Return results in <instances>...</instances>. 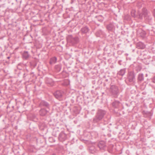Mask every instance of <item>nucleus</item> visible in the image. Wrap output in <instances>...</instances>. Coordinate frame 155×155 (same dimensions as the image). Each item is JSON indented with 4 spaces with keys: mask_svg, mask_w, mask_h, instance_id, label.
<instances>
[{
    "mask_svg": "<svg viewBox=\"0 0 155 155\" xmlns=\"http://www.w3.org/2000/svg\"><path fill=\"white\" fill-rule=\"evenodd\" d=\"M90 30L87 26H85L82 27L80 30L82 34H86Z\"/></svg>",
    "mask_w": 155,
    "mask_h": 155,
    "instance_id": "1a4fd4ad",
    "label": "nucleus"
},
{
    "mask_svg": "<svg viewBox=\"0 0 155 155\" xmlns=\"http://www.w3.org/2000/svg\"><path fill=\"white\" fill-rule=\"evenodd\" d=\"M46 83L51 86H52L54 85V82L51 79H47L46 81Z\"/></svg>",
    "mask_w": 155,
    "mask_h": 155,
    "instance_id": "a211bd4d",
    "label": "nucleus"
},
{
    "mask_svg": "<svg viewBox=\"0 0 155 155\" xmlns=\"http://www.w3.org/2000/svg\"><path fill=\"white\" fill-rule=\"evenodd\" d=\"M22 56L23 59L27 60L29 57L30 55L28 51H24L22 54Z\"/></svg>",
    "mask_w": 155,
    "mask_h": 155,
    "instance_id": "ddd939ff",
    "label": "nucleus"
},
{
    "mask_svg": "<svg viewBox=\"0 0 155 155\" xmlns=\"http://www.w3.org/2000/svg\"><path fill=\"white\" fill-rule=\"evenodd\" d=\"M61 68V64H58L56 65L55 66V69L57 71L59 72L60 71Z\"/></svg>",
    "mask_w": 155,
    "mask_h": 155,
    "instance_id": "412c9836",
    "label": "nucleus"
},
{
    "mask_svg": "<svg viewBox=\"0 0 155 155\" xmlns=\"http://www.w3.org/2000/svg\"><path fill=\"white\" fill-rule=\"evenodd\" d=\"M126 72V69L125 68L121 69L117 73L118 75L122 76L124 75Z\"/></svg>",
    "mask_w": 155,
    "mask_h": 155,
    "instance_id": "6ab92c4d",
    "label": "nucleus"
},
{
    "mask_svg": "<svg viewBox=\"0 0 155 155\" xmlns=\"http://www.w3.org/2000/svg\"><path fill=\"white\" fill-rule=\"evenodd\" d=\"M138 18L140 19H142L143 17H144L145 19L150 20L152 17L150 15L148 14L147 9L145 8H143L141 12H138Z\"/></svg>",
    "mask_w": 155,
    "mask_h": 155,
    "instance_id": "f03ea898",
    "label": "nucleus"
},
{
    "mask_svg": "<svg viewBox=\"0 0 155 155\" xmlns=\"http://www.w3.org/2000/svg\"><path fill=\"white\" fill-rule=\"evenodd\" d=\"M58 138L59 140L61 142L64 141L67 138V135L62 132L59 134Z\"/></svg>",
    "mask_w": 155,
    "mask_h": 155,
    "instance_id": "423d86ee",
    "label": "nucleus"
},
{
    "mask_svg": "<svg viewBox=\"0 0 155 155\" xmlns=\"http://www.w3.org/2000/svg\"><path fill=\"white\" fill-rule=\"evenodd\" d=\"M10 58V56L8 57H7V58L8 59H9Z\"/></svg>",
    "mask_w": 155,
    "mask_h": 155,
    "instance_id": "c756f323",
    "label": "nucleus"
},
{
    "mask_svg": "<svg viewBox=\"0 0 155 155\" xmlns=\"http://www.w3.org/2000/svg\"><path fill=\"white\" fill-rule=\"evenodd\" d=\"M136 47L138 49H143L145 47V45L142 42H139L136 44Z\"/></svg>",
    "mask_w": 155,
    "mask_h": 155,
    "instance_id": "9b49d317",
    "label": "nucleus"
},
{
    "mask_svg": "<svg viewBox=\"0 0 155 155\" xmlns=\"http://www.w3.org/2000/svg\"><path fill=\"white\" fill-rule=\"evenodd\" d=\"M22 64L21 63H19V64L17 66V68L19 69V70H21L22 69Z\"/></svg>",
    "mask_w": 155,
    "mask_h": 155,
    "instance_id": "393cba45",
    "label": "nucleus"
},
{
    "mask_svg": "<svg viewBox=\"0 0 155 155\" xmlns=\"http://www.w3.org/2000/svg\"><path fill=\"white\" fill-rule=\"evenodd\" d=\"M135 75L133 71H130L127 74V79L129 82H134L135 80Z\"/></svg>",
    "mask_w": 155,
    "mask_h": 155,
    "instance_id": "39448f33",
    "label": "nucleus"
},
{
    "mask_svg": "<svg viewBox=\"0 0 155 155\" xmlns=\"http://www.w3.org/2000/svg\"><path fill=\"white\" fill-rule=\"evenodd\" d=\"M153 15H154V16L155 17V9L154 10V11Z\"/></svg>",
    "mask_w": 155,
    "mask_h": 155,
    "instance_id": "c85d7f7f",
    "label": "nucleus"
},
{
    "mask_svg": "<svg viewBox=\"0 0 155 155\" xmlns=\"http://www.w3.org/2000/svg\"><path fill=\"white\" fill-rule=\"evenodd\" d=\"M59 133L58 130H54L53 132V135L55 136H56L57 134H58Z\"/></svg>",
    "mask_w": 155,
    "mask_h": 155,
    "instance_id": "5701e85b",
    "label": "nucleus"
},
{
    "mask_svg": "<svg viewBox=\"0 0 155 155\" xmlns=\"http://www.w3.org/2000/svg\"><path fill=\"white\" fill-rule=\"evenodd\" d=\"M48 112V111L45 109H41L40 110V114L42 116H45Z\"/></svg>",
    "mask_w": 155,
    "mask_h": 155,
    "instance_id": "4468645a",
    "label": "nucleus"
},
{
    "mask_svg": "<svg viewBox=\"0 0 155 155\" xmlns=\"http://www.w3.org/2000/svg\"><path fill=\"white\" fill-rule=\"evenodd\" d=\"M131 14L132 17L134 18L136 16L135 11V10L132 11L131 12Z\"/></svg>",
    "mask_w": 155,
    "mask_h": 155,
    "instance_id": "4be33fe9",
    "label": "nucleus"
},
{
    "mask_svg": "<svg viewBox=\"0 0 155 155\" xmlns=\"http://www.w3.org/2000/svg\"><path fill=\"white\" fill-rule=\"evenodd\" d=\"M143 114L145 117L150 118V117L152 115V114L149 112L146 111H143Z\"/></svg>",
    "mask_w": 155,
    "mask_h": 155,
    "instance_id": "dca6fc26",
    "label": "nucleus"
},
{
    "mask_svg": "<svg viewBox=\"0 0 155 155\" xmlns=\"http://www.w3.org/2000/svg\"><path fill=\"white\" fill-rule=\"evenodd\" d=\"M144 79V75L143 74L140 73L137 76V81L138 83H141Z\"/></svg>",
    "mask_w": 155,
    "mask_h": 155,
    "instance_id": "9d476101",
    "label": "nucleus"
},
{
    "mask_svg": "<svg viewBox=\"0 0 155 155\" xmlns=\"http://www.w3.org/2000/svg\"><path fill=\"white\" fill-rule=\"evenodd\" d=\"M52 155H56L54 154H53Z\"/></svg>",
    "mask_w": 155,
    "mask_h": 155,
    "instance_id": "2f4dec72",
    "label": "nucleus"
},
{
    "mask_svg": "<svg viewBox=\"0 0 155 155\" xmlns=\"http://www.w3.org/2000/svg\"><path fill=\"white\" fill-rule=\"evenodd\" d=\"M57 61V58L55 57H54L51 59L50 61V64H52L55 63Z\"/></svg>",
    "mask_w": 155,
    "mask_h": 155,
    "instance_id": "aec40b11",
    "label": "nucleus"
},
{
    "mask_svg": "<svg viewBox=\"0 0 155 155\" xmlns=\"http://www.w3.org/2000/svg\"><path fill=\"white\" fill-rule=\"evenodd\" d=\"M78 37H73L71 35H68L67 38L68 42L70 43L72 45H74L77 43L78 41Z\"/></svg>",
    "mask_w": 155,
    "mask_h": 155,
    "instance_id": "7ed1b4c3",
    "label": "nucleus"
},
{
    "mask_svg": "<svg viewBox=\"0 0 155 155\" xmlns=\"http://www.w3.org/2000/svg\"><path fill=\"white\" fill-rule=\"evenodd\" d=\"M142 33H143V36H141L143 37L145 36L146 35V32L144 31H143L142 32Z\"/></svg>",
    "mask_w": 155,
    "mask_h": 155,
    "instance_id": "bb28decb",
    "label": "nucleus"
},
{
    "mask_svg": "<svg viewBox=\"0 0 155 155\" xmlns=\"http://www.w3.org/2000/svg\"><path fill=\"white\" fill-rule=\"evenodd\" d=\"M54 95L56 98L60 99L62 96L63 92L60 91H57L54 93Z\"/></svg>",
    "mask_w": 155,
    "mask_h": 155,
    "instance_id": "0eeeda50",
    "label": "nucleus"
},
{
    "mask_svg": "<svg viewBox=\"0 0 155 155\" xmlns=\"http://www.w3.org/2000/svg\"><path fill=\"white\" fill-rule=\"evenodd\" d=\"M107 28L109 31H111L114 28V26L113 24L110 23L107 26Z\"/></svg>",
    "mask_w": 155,
    "mask_h": 155,
    "instance_id": "2eb2a0df",
    "label": "nucleus"
},
{
    "mask_svg": "<svg viewBox=\"0 0 155 155\" xmlns=\"http://www.w3.org/2000/svg\"><path fill=\"white\" fill-rule=\"evenodd\" d=\"M33 73H31V74H33Z\"/></svg>",
    "mask_w": 155,
    "mask_h": 155,
    "instance_id": "72a5a7b5",
    "label": "nucleus"
},
{
    "mask_svg": "<svg viewBox=\"0 0 155 155\" xmlns=\"http://www.w3.org/2000/svg\"><path fill=\"white\" fill-rule=\"evenodd\" d=\"M102 17V16H98V17Z\"/></svg>",
    "mask_w": 155,
    "mask_h": 155,
    "instance_id": "473e14b6",
    "label": "nucleus"
},
{
    "mask_svg": "<svg viewBox=\"0 0 155 155\" xmlns=\"http://www.w3.org/2000/svg\"><path fill=\"white\" fill-rule=\"evenodd\" d=\"M30 65L31 66L34 68L36 66L37 64L35 62H30Z\"/></svg>",
    "mask_w": 155,
    "mask_h": 155,
    "instance_id": "b1692460",
    "label": "nucleus"
},
{
    "mask_svg": "<svg viewBox=\"0 0 155 155\" xmlns=\"http://www.w3.org/2000/svg\"><path fill=\"white\" fill-rule=\"evenodd\" d=\"M120 105V103L117 101H115L112 103V106L115 108H118Z\"/></svg>",
    "mask_w": 155,
    "mask_h": 155,
    "instance_id": "f3484780",
    "label": "nucleus"
},
{
    "mask_svg": "<svg viewBox=\"0 0 155 155\" xmlns=\"http://www.w3.org/2000/svg\"><path fill=\"white\" fill-rule=\"evenodd\" d=\"M152 81L153 83H155V76L153 78Z\"/></svg>",
    "mask_w": 155,
    "mask_h": 155,
    "instance_id": "cd10ccee",
    "label": "nucleus"
},
{
    "mask_svg": "<svg viewBox=\"0 0 155 155\" xmlns=\"http://www.w3.org/2000/svg\"><path fill=\"white\" fill-rule=\"evenodd\" d=\"M26 70L27 72H28V70L27 69H26Z\"/></svg>",
    "mask_w": 155,
    "mask_h": 155,
    "instance_id": "7c9ffc66",
    "label": "nucleus"
},
{
    "mask_svg": "<svg viewBox=\"0 0 155 155\" xmlns=\"http://www.w3.org/2000/svg\"><path fill=\"white\" fill-rule=\"evenodd\" d=\"M27 74L25 73L24 74H23V78L24 79H26V77L27 76Z\"/></svg>",
    "mask_w": 155,
    "mask_h": 155,
    "instance_id": "a878e982",
    "label": "nucleus"
},
{
    "mask_svg": "<svg viewBox=\"0 0 155 155\" xmlns=\"http://www.w3.org/2000/svg\"><path fill=\"white\" fill-rule=\"evenodd\" d=\"M40 105L41 107H45L48 109L49 108V104L47 102L45 101H41L40 104Z\"/></svg>",
    "mask_w": 155,
    "mask_h": 155,
    "instance_id": "f8f14e48",
    "label": "nucleus"
},
{
    "mask_svg": "<svg viewBox=\"0 0 155 155\" xmlns=\"http://www.w3.org/2000/svg\"><path fill=\"white\" fill-rule=\"evenodd\" d=\"M110 91L114 97H117L119 93V91L117 86L114 85H111L110 88Z\"/></svg>",
    "mask_w": 155,
    "mask_h": 155,
    "instance_id": "20e7f679",
    "label": "nucleus"
},
{
    "mask_svg": "<svg viewBox=\"0 0 155 155\" xmlns=\"http://www.w3.org/2000/svg\"><path fill=\"white\" fill-rule=\"evenodd\" d=\"M106 113V112L105 110L98 109L93 119L94 122V123H97L101 121L104 117Z\"/></svg>",
    "mask_w": 155,
    "mask_h": 155,
    "instance_id": "f257e3e1",
    "label": "nucleus"
},
{
    "mask_svg": "<svg viewBox=\"0 0 155 155\" xmlns=\"http://www.w3.org/2000/svg\"><path fill=\"white\" fill-rule=\"evenodd\" d=\"M97 146L101 150H104L106 146L105 143L103 141H100L98 143Z\"/></svg>",
    "mask_w": 155,
    "mask_h": 155,
    "instance_id": "6e6552de",
    "label": "nucleus"
},
{
    "mask_svg": "<svg viewBox=\"0 0 155 155\" xmlns=\"http://www.w3.org/2000/svg\"><path fill=\"white\" fill-rule=\"evenodd\" d=\"M100 21H102V20H100Z\"/></svg>",
    "mask_w": 155,
    "mask_h": 155,
    "instance_id": "f704fd0d",
    "label": "nucleus"
}]
</instances>
